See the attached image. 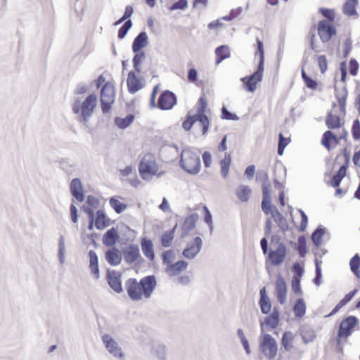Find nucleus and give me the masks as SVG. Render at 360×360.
<instances>
[{
    "label": "nucleus",
    "mask_w": 360,
    "mask_h": 360,
    "mask_svg": "<svg viewBox=\"0 0 360 360\" xmlns=\"http://www.w3.org/2000/svg\"><path fill=\"white\" fill-rule=\"evenodd\" d=\"M156 285V278L153 275L146 276L139 281L136 278H129L124 285L128 296L134 301L141 300L143 297L149 299Z\"/></svg>",
    "instance_id": "obj_1"
},
{
    "label": "nucleus",
    "mask_w": 360,
    "mask_h": 360,
    "mask_svg": "<svg viewBox=\"0 0 360 360\" xmlns=\"http://www.w3.org/2000/svg\"><path fill=\"white\" fill-rule=\"evenodd\" d=\"M97 104L98 98L96 94L94 93L90 94L83 101L78 98L74 100L72 110L77 116V121L83 127H89L88 123L97 107Z\"/></svg>",
    "instance_id": "obj_2"
},
{
    "label": "nucleus",
    "mask_w": 360,
    "mask_h": 360,
    "mask_svg": "<svg viewBox=\"0 0 360 360\" xmlns=\"http://www.w3.org/2000/svg\"><path fill=\"white\" fill-rule=\"evenodd\" d=\"M257 45L258 53H255V56L259 58L257 70L251 75L240 79L245 89L249 92H254L256 90L257 84L262 80L264 71V51L263 42L260 39H257Z\"/></svg>",
    "instance_id": "obj_3"
},
{
    "label": "nucleus",
    "mask_w": 360,
    "mask_h": 360,
    "mask_svg": "<svg viewBox=\"0 0 360 360\" xmlns=\"http://www.w3.org/2000/svg\"><path fill=\"white\" fill-rule=\"evenodd\" d=\"M181 167L190 174H197L201 168L199 154L193 149L186 148L181 153Z\"/></svg>",
    "instance_id": "obj_4"
},
{
    "label": "nucleus",
    "mask_w": 360,
    "mask_h": 360,
    "mask_svg": "<svg viewBox=\"0 0 360 360\" xmlns=\"http://www.w3.org/2000/svg\"><path fill=\"white\" fill-rule=\"evenodd\" d=\"M158 165L153 155L146 154L139 164V171L143 180H148L158 171Z\"/></svg>",
    "instance_id": "obj_5"
},
{
    "label": "nucleus",
    "mask_w": 360,
    "mask_h": 360,
    "mask_svg": "<svg viewBox=\"0 0 360 360\" xmlns=\"http://www.w3.org/2000/svg\"><path fill=\"white\" fill-rule=\"evenodd\" d=\"M276 241L277 246L275 249H269L267 253L266 262H269L273 266H278L284 262L286 257L287 249L283 243L280 242L276 236L271 237V243Z\"/></svg>",
    "instance_id": "obj_6"
},
{
    "label": "nucleus",
    "mask_w": 360,
    "mask_h": 360,
    "mask_svg": "<svg viewBox=\"0 0 360 360\" xmlns=\"http://www.w3.org/2000/svg\"><path fill=\"white\" fill-rule=\"evenodd\" d=\"M100 101L102 112L108 113L115 101L114 86L109 82H105L101 89Z\"/></svg>",
    "instance_id": "obj_7"
},
{
    "label": "nucleus",
    "mask_w": 360,
    "mask_h": 360,
    "mask_svg": "<svg viewBox=\"0 0 360 360\" xmlns=\"http://www.w3.org/2000/svg\"><path fill=\"white\" fill-rule=\"evenodd\" d=\"M259 349L265 357L272 359L277 354V342L271 335L264 334L260 337Z\"/></svg>",
    "instance_id": "obj_8"
},
{
    "label": "nucleus",
    "mask_w": 360,
    "mask_h": 360,
    "mask_svg": "<svg viewBox=\"0 0 360 360\" xmlns=\"http://www.w3.org/2000/svg\"><path fill=\"white\" fill-rule=\"evenodd\" d=\"M359 323V319L355 316H348L340 323L336 342L340 345L341 338H347L351 335L354 328Z\"/></svg>",
    "instance_id": "obj_9"
},
{
    "label": "nucleus",
    "mask_w": 360,
    "mask_h": 360,
    "mask_svg": "<svg viewBox=\"0 0 360 360\" xmlns=\"http://www.w3.org/2000/svg\"><path fill=\"white\" fill-rule=\"evenodd\" d=\"M103 343L108 352L115 359L123 360L124 354L117 341L110 335L104 334L102 336Z\"/></svg>",
    "instance_id": "obj_10"
},
{
    "label": "nucleus",
    "mask_w": 360,
    "mask_h": 360,
    "mask_svg": "<svg viewBox=\"0 0 360 360\" xmlns=\"http://www.w3.org/2000/svg\"><path fill=\"white\" fill-rule=\"evenodd\" d=\"M318 34L323 43L329 41L336 34V28L327 20H320L317 26Z\"/></svg>",
    "instance_id": "obj_11"
},
{
    "label": "nucleus",
    "mask_w": 360,
    "mask_h": 360,
    "mask_svg": "<svg viewBox=\"0 0 360 360\" xmlns=\"http://www.w3.org/2000/svg\"><path fill=\"white\" fill-rule=\"evenodd\" d=\"M202 247V240L196 236L188 242L182 252V255L188 259H193L200 252Z\"/></svg>",
    "instance_id": "obj_12"
},
{
    "label": "nucleus",
    "mask_w": 360,
    "mask_h": 360,
    "mask_svg": "<svg viewBox=\"0 0 360 360\" xmlns=\"http://www.w3.org/2000/svg\"><path fill=\"white\" fill-rule=\"evenodd\" d=\"M176 104V96L171 91L166 90L160 94L157 106L158 108L167 110H171Z\"/></svg>",
    "instance_id": "obj_13"
},
{
    "label": "nucleus",
    "mask_w": 360,
    "mask_h": 360,
    "mask_svg": "<svg viewBox=\"0 0 360 360\" xmlns=\"http://www.w3.org/2000/svg\"><path fill=\"white\" fill-rule=\"evenodd\" d=\"M121 273L115 270L108 271L107 274V281L110 287L117 293H120L123 291L121 281Z\"/></svg>",
    "instance_id": "obj_14"
},
{
    "label": "nucleus",
    "mask_w": 360,
    "mask_h": 360,
    "mask_svg": "<svg viewBox=\"0 0 360 360\" xmlns=\"http://www.w3.org/2000/svg\"><path fill=\"white\" fill-rule=\"evenodd\" d=\"M70 191L71 195L78 202H82L84 200V193L81 180L79 178H74L72 179L70 184Z\"/></svg>",
    "instance_id": "obj_15"
},
{
    "label": "nucleus",
    "mask_w": 360,
    "mask_h": 360,
    "mask_svg": "<svg viewBox=\"0 0 360 360\" xmlns=\"http://www.w3.org/2000/svg\"><path fill=\"white\" fill-rule=\"evenodd\" d=\"M127 84L128 91L131 94H135L143 87V84L141 83V79L138 77L134 71H130L128 73Z\"/></svg>",
    "instance_id": "obj_16"
},
{
    "label": "nucleus",
    "mask_w": 360,
    "mask_h": 360,
    "mask_svg": "<svg viewBox=\"0 0 360 360\" xmlns=\"http://www.w3.org/2000/svg\"><path fill=\"white\" fill-rule=\"evenodd\" d=\"M123 256L124 261L127 264H133L141 257L139 246L136 244L129 245V246L123 251Z\"/></svg>",
    "instance_id": "obj_17"
},
{
    "label": "nucleus",
    "mask_w": 360,
    "mask_h": 360,
    "mask_svg": "<svg viewBox=\"0 0 360 360\" xmlns=\"http://www.w3.org/2000/svg\"><path fill=\"white\" fill-rule=\"evenodd\" d=\"M276 292L279 303L284 304L286 300L287 286L284 278L280 275L276 281Z\"/></svg>",
    "instance_id": "obj_18"
},
{
    "label": "nucleus",
    "mask_w": 360,
    "mask_h": 360,
    "mask_svg": "<svg viewBox=\"0 0 360 360\" xmlns=\"http://www.w3.org/2000/svg\"><path fill=\"white\" fill-rule=\"evenodd\" d=\"M141 247L143 255L153 262L155 259L154 245L150 239L143 237L141 239Z\"/></svg>",
    "instance_id": "obj_19"
},
{
    "label": "nucleus",
    "mask_w": 360,
    "mask_h": 360,
    "mask_svg": "<svg viewBox=\"0 0 360 360\" xmlns=\"http://www.w3.org/2000/svg\"><path fill=\"white\" fill-rule=\"evenodd\" d=\"M148 44V37L146 32H141L134 39L132 43V51L134 53L142 51L141 49Z\"/></svg>",
    "instance_id": "obj_20"
},
{
    "label": "nucleus",
    "mask_w": 360,
    "mask_h": 360,
    "mask_svg": "<svg viewBox=\"0 0 360 360\" xmlns=\"http://www.w3.org/2000/svg\"><path fill=\"white\" fill-rule=\"evenodd\" d=\"M188 266V263L187 262L184 260H179L167 266L166 272L169 276H175L186 270Z\"/></svg>",
    "instance_id": "obj_21"
},
{
    "label": "nucleus",
    "mask_w": 360,
    "mask_h": 360,
    "mask_svg": "<svg viewBox=\"0 0 360 360\" xmlns=\"http://www.w3.org/2000/svg\"><path fill=\"white\" fill-rule=\"evenodd\" d=\"M279 323V311L276 308H274L271 314L265 318L264 323L272 329L277 328ZM262 330L263 331L264 323H260Z\"/></svg>",
    "instance_id": "obj_22"
},
{
    "label": "nucleus",
    "mask_w": 360,
    "mask_h": 360,
    "mask_svg": "<svg viewBox=\"0 0 360 360\" xmlns=\"http://www.w3.org/2000/svg\"><path fill=\"white\" fill-rule=\"evenodd\" d=\"M259 294L260 299L259 304L261 309V311L264 314H267L271 311V304L268 295H266V289L264 287L260 290Z\"/></svg>",
    "instance_id": "obj_23"
},
{
    "label": "nucleus",
    "mask_w": 360,
    "mask_h": 360,
    "mask_svg": "<svg viewBox=\"0 0 360 360\" xmlns=\"http://www.w3.org/2000/svg\"><path fill=\"white\" fill-rule=\"evenodd\" d=\"M119 235L115 228L112 227L108 229L103 236V243L106 246H112L117 242Z\"/></svg>",
    "instance_id": "obj_24"
},
{
    "label": "nucleus",
    "mask_w": 360,
    "mask_h": 360,
    "mask_svg": "<svg viewBox=\"0 0 360 360\" xmlns=\"http://www.w3.org/2000/svg\"><path fill=\"white\" fill-rule=\"evenodd\" d=\"M271 217L283 233L288 230L289 226L287 219L281 214L276 207H274L271 211Z\"/></svg>",
    "instance_id": "obj_25"
},
{
    "label": "nucleus",
    "mask_w": 360,
    "mask_h": 360,
    "mask_svg": "<svg viewBox=\"0 0 360 360\" xmlns=\"http://www.w3.org/2000/svg\"><path fill=\"white\" fill-rule=\"evenodd\" d=\"M89 268L91 274L94 276L96 279L100 277V271L98 267V259L96 253L94 250L89 252Z\"/></svg>",
    "instance_id": "obj_26"
},
{
    "label": "nucleus",
    "mask_w": 360,
    "mask_h": 360,
    "mask_svg": "<svg viewBox=\"0 0 360 360\" xmlns=\"http://www.w3.org/2000/svg\"><path fill=\"white\" fill-rule=\"evenodd\" d=\"M105 259L112 266H117L122 261L119 251L115 248L110 249L105 252Z\"/></svg>",
    "instance_id": "obj_27"
},
{
    "label": "nucleus",
    "mask_w": 360,
    "mask_h": 360,
    "mask_svg": "<svg viewBox=\"0 0 360 360\" xmlns=\"http://www.w3.org/2000/svg\"><path fill=\"white\" fill-rule=\"evenodd\" d=\"M110 219L105 215L102 210L96 212V218L95 220V226L98 230H102L109 225Z\"/></svg>",
    "instance_id": "obj_28"
},
{
    "label": "nucleus",
    "mask_w": 360,
    "mask_h": 360,
    "mask_svg": "<svg viewBox=\"0 0 360 360\" xmlns=\"http://www.w3.org/2000/svg\"><path fill=\"white\" fill-rule=\"evenodd\" d=\"M326 233V229L321 225L319 226L311 233V239L312 243L317 247L322 243V238Z\"/></svg>",
    "instance_id": "obj_29"
},
{
    "label": "nucleus",
    "mask_w": 360,
    "mask_h": 360,
    "mask_svg": "<svg viewBox=\"0 0 360 360\" xmlns=\"http://www.w3.org/2000/svg\"><path fill=\"white\" fill-rule=\"evenodd\" d=\"M196 220L197 216L195 214H190L185 219L183 224V231L184 232V234L182 236L183 237L195 228Z\"/></svg>",
    "instance_id": "obj_30"
},
{
    "label": "nucleus",
    "mask_w": 360,
    "mask_h": 360,
    "mask_svg": "<svg viewBox=\"0 0 360 360\" xmlns=\"http://www.w3.org/2000/svg\"><path fill=\"white\" fill-rule=\"evenodd\" d=\"M294 335L290 331H285L283 333L281 338V345L286 352H289L293 347L292 342Z\"/></svg>",
    "instance_id": "obj_31"
},
{
    "label": "nucleus",
    "mask_w": 360,
    "mask_h": 360,
    "mask_svg": "<svg viewBox=\"0 0 360 360\" xmlns=\"http://www.w3.org/2000/svg\"><path fill=\"white\" fill-rule=\"evenodd\" d=\"M306 304L303 299L299 298L296 300L293 307V312L297 318H302L306 313Z\"/></svg>",
    "instance_id": "obj_32"
},
{
    "label": "nucleus",
    "mask_w": 360,
    "mask_h": 360,
    "mask_svg": "<svg viewBox=\"0 0 360 360\" xmlns=\"http://www.w3.org/2000/svg\"><path fill=\"white\" fill-rule=\"evenodd\" d=\"M134 115L133 114H129L125 117H115V123L118 128L124 129L128 127L134 121Z\"/></svg>",
    "instance_id": "obj_33"
},
{
    "label": "nucleus",
    "mask_w": 360,
    "mask_h": 360,
    "mask_svg": "<svg viewBox=\"0 0 360 360\" xmlns=\"http://www.w3.org/2000/svg\"><path fill=\"white\" fill-rule=\"evenodd\" d=\"M231 162V156L230 153H225L224 158L220 160L221 174L226 178L229 174Z\"/></svg>",
    "instance_id": "obj_34"
},
{
    "label": "nucleus",
    "mask_w": 360,
    "mask_h": 360,
    "mask_svg": "<svg viewBox=\"0 0 360 360\" xmlns=\"http://www.w3.org/2000/svg\"><path fill=\"white\" fill-rule=\"evenodd\" d=\"M333 141L338 143V138L335 134L329 130L324 132L321 139L322 145L329 150Z\"/></svg>",
    "instance_id": "obj_35"
},
{
    "label": "nucleus",
    "mask_w": 360,
    "mask_h": 360,
    "mask_svg": "<svg viewBox=\"0 0 360 360\" xmlns=\"http://www.w3.org/2000/svg\"><path fill=\"white\" fill-rule=\"evenodd\" d=\"M251 190L248 186L240 185L236 191V194L241 202H247L249 199Z\"/></svg>",
    "instance_id": "obj_36"
},
{
    "label": "nucleus",
    "mask_w": 360,
    "mask_h": 360,
    "mask_svg": "<svg viewBox=\"0 0 360 360\" xmlns=\"http://www.w3.org/2000/svg\"><path fill=\"white\" fill-rule=\"evenodd\" d=\"M300 335L305 344L313 342L316 338L315 332L309 327H303L301 329Z\"/></svg>",
    "instance_id": "obj_37"
},
{
    "label": "nucleus",
    "mask_w": 360,
    "mask_h": 360,
    "mask_svg": "<svg viewBox=\"0 0 360 360\" xmlns=\"http://www.w3.org/2000/svg\"><path fill=\"white\" fill-rule=\"evenodd\" d=\"M349 267L351 271L357 277L360 278V256L358 254L354 255L349 261Z\"/></svg>",
    "instance_id": "obj_38"
},
{
    "label": "nucleus",
    "mask_w": 360,
    "mask_h": 360,
    "mask_svg": "<svg viewBox=\"0 0 360 360\" xmlns=\"http://www.w3.org/2000/svg\"><path fill=\"white\" fill-rule=\"evenodd\" d=\"M357 0H347L343 6V12L348 16H353L356 14V6Z\"/></svg>",
    "instance_id": "obj_39"
},
{
    "label": "nucleus",
    "mask_w": 360,
    "mask_h": 360,
    "mask_svg": "<svg viewBox=\"0 0 360 360\" xmlns=\"http://www.w3.org/2000/svg\"><path fill=\"white\" fill-rule=\"evenodd\" d=\"M109 203L117 214L122 213L127 207L126 204L120 202L114 197L110 198Z\"/></svg>",
    "instance_id": "obj_40"
},
{
    "label": "nucleus",
    "mask_w": 360,
    "mask_h": 360,
    "mask_svg": "<svg viewBox=\"0 0 360 360\" xmlns=\"http://www.w3.org/2000/svg\"><path fill=\"white\" fill-rule=\"evenodd\" d=\"M195 122L198 121L202 126V132L205 135L210 128V120L206 115H195Z\"/></svg>",
    "instance_id": "obj_41"
},
{
    "label": "nucleus",
    "mask_w": 360,
    "mask_h": 360,
    "mask_svg": "<svg viewBox=\"0 0 360 360\" xmlns=\"http://www.w3.org/2000/svg\"><path fill=\"white\" fill-rule=\"evenodd\" d=\"M326 125L329 129H337L340 127V120L337 115L328 113L326 121Z\"/></svg>",
    "instance_id": "obj_42"
},
{
    "label": "nucleus",
    "mask_w": 360,
    "mask_h": 360,
    "mask_svg": "<svg viewBox=\"0 0 360 360\" xmlns=\"http://www.w3.org/2000/svg\"><path fill=\"white\" fill-rule=\"evenodd\" d=\"M174 228L172 230L165 231L161 237V243L164 248L171 246L172 241L174 237Z\"/></svg>",
    "instance_id": "obj_43"
},
{
    "label": "nucleus",
    "mask_w": 360,
    "mask_h": 360,
    "mask_svg": "<svg viewBox=\"0 0 360 360\" xmlns=\"http://www.w3.org/2000/svg\"><path fill=\"white\" fill-rule=\"evenodd\" d=\"M58 255L60 264H63L65 260V243L63 236H60L58 240Z\"/></svg>",
    "instance_id": "obj_44"
},
{
    "label": "nucleus",
    "mask_w": 360,
    "mask_h": 360,
    "mask_svg": "<svg viewBox=\"0 0 360 360\" xmlns=\"http://www.w3.org/2000/svg\"><path fill=\"white\" fill-rule=\"evenodd\" d=\"M290 140L289 138L283 136L282 133L278 134V154L281 156L283 155L285 147L289 144Z\"/></svg>",
    "instance_id": "obj_45"
},
{
    "label": "nucleus",
    "mask_w": 360,
    "mask_h": 360,
    "mask_svg": "<svg viewBox=\"0 0 360 360\" xmlns=\"http://www.w3.org/2000/svg\"><path fill=\"white\" fill-rule=\"evenodd\" d=\"M132 27V22L131 20H126L122 27L118 30L117 37L119 39H122L125 37L128 31Z\"/></svg>",
    "instance_id": "obj_46"
},
{
    "label": "nucleus",
    "mask_w": 360,
    "mask_h": 360,
    "mask_svg": "<svg viewBox=\"0 0 360 360\" xmlns=\"http://www.w3.org/2000/svg\"><path fill=\"white\" fill-rule=\"evenodd\" d=\"M297 252L301 257H304L307 253V241L304 236L298 238Z\"/></svg>",
    "instance_id": "obj_47"
},
{
    "label": "nucleus",
    "mask_w": 360,
    "mask_h": 360,
    "mask_svg": "<svg viewBox=\"0 0 360 360\" xmlns=\"http://www.w3.org/2000/svg\"><path fill=\"white\" fill-rule=\"evenodd\" d=\"M174 252L172 250H166L162 254V263L168 266L172 264V260L174 259Z\"/></svg>",
    "instance_id": "obj_48"
},
{
    "label": "nucleus",
    "mask_w": 360,
    "mask_h": 360,
    "mask_svg": "<svg viewBox=\"0 0 360 360\" xmlns=\"http://www.w3.org/2000/svg\"><path fill=\"white\" fill-rule=\"evenodd\" d=\"M352 135L355 141L360 140V121L358 119L354 120L353 122Z\"/></svg>",
    "instance_id": "obj_49"
},
{
    "label": "nucleus",
    "mask_w": 360,
    "mask_h": 360,
    "mask_svg": "<svg viewBox=\"0 0 360 360\" xmlns=\"http://www.w3.org/2000/svg\"><path fill=\"white\" fill-rule=\"evenodd\" d=\"M221 118L226 120H238L239 117L234 113L231 112L226 107L221 108Z\"/></svg>",
    "instance_id": "obj_50"
},
{
    "label": "nucleus",
    "mask_w": 360,
    "mask_h": 360,
    "mask_svg": "<svg viewBox=\"0 0 360 360\" xmlns=\"http://www.w3.org/2000/svg\"><path fill=\"white\" fill-rule=\"evenodd\" d=\"M319 12L321 15L327 18V21L330 22H333L335 18V13L334 11L329 8H321L319 9Z\"/></svg>",
    "instance_id": "obj_51"
},
{
    "label": "nucleus",
    "mask_w": 360,
    "mask_h": 360,
    "mask_svg": "<svg viewBox=\"0 0 360 360\" xmlns=\"http://www.w3.org/2000/svg\"><path fill=\"white\" fill-rule=\"evenodd\" d=\"M207 103L204 97H200L198 101L197 113L195 115H205Z\"/></svg>",
    "instance_id": "obj_52"
},
{
    "label": "nucleus",
    "mask_w": 360,
    "mask_h": 360,
    "mask_svg": "<svg viewBox=\"0 0 360 360\" xmlns=\"http://www.w3.org/2000/svg\"><path fill=\"white\" fill-rule=\"evenodd\" d=\"M195 122V117L193 115H188L186 119L183 122L182 127L186 131H189L193 124Z\"/></svg>",
    "instance_id": "obj_53"
},
{
    "label": "nucleus",
    "mask_w": 360,
    "mask_h": 360,
    "mask_svg": "<svg viewBox=\"0 0 360 360\" xmlns=\"http://www.w3.org/2000/svg\"><path fill=\"white\" fill-rule=\"evenodd\" d=\"M292 290L297 295H300L302 293V290L300 287V279L297 278L296 276H293L292 279Z\"/></svg>",
    "instance_id": "obj_54"
},
{
    "label": "nucleus",
    "mask_w": 360,
    "mask_h": 360,
    "mask_svg": "<svg viewBox=\"0 0 360 360\" xmlns=\"http://www.w3.org/2000/svg\"><path fill=\"white\" fill-rule=\"evenodd\" d=\"M318 64L320 68L321 72L324 73L328 69V62L326 57L323 55H321L318 57Z\"/></svg>",
    "instance_id": "obj_55"
},
{
    "label": "nucleus",
    "mask_w": 360,
    "mask_h": 360,
    "mask_svg": "<svg viewBox=\"0 0 360 360\" xmlns=\"http://www.w3.org/2000/svg\"><path fill=\"white\" fill-rule=\"evenodd\" d=\"M215 54L217 56H223L227 55V58L230 57L229 49L227 46L221 45L215 49Z\"/></svg>",
    "instance_id": "obj_56"
},
{
    "label": "nucleus",
    "mask_w": 360,
    "mask_h": 360,
    "mask_svg": "<svg viewBox=\"0 0 360 360\" xmlns=\"http://www.w3.org/2000/svg\"><path fill=\"white\" fill-rule=\"evenodd\" d=\"M188 1L187 0H179L178 1L174 3L169 9L171 11L175 10H183L187 7Z\"/></svg>",
    "instance_id": "obj_57"
},
{
    "label": "nucleus",
    "mask_w": 360,
    "mask_h": 360,
    "mask_svg": "<svg viewBox=\"0 0 360 360\" xmlns=\"http://www.w3.org/2000/svg\"><path fill=\"white\" fill-rule=\"evenodd\" d=\"M274 207L271 205V200H262V210L266 214H271Z\"/></svg>",
    "instance_id": "obj_58"
},
{
    "label": "nucleus",
    "mask_w": 360,
    "mask_h": 360,
    "mask_svg": "<svg viewBox=\"0 0 360 360\" xmlns=\"http://www.w3.org/2000/svg\"><path fill=\"white\" fill-rule=\"evenodd\" d=\"M299 212L300 213V216H301V223L300 225V231H304L307 226L308 217H307V215L305 214V212L303 210H299Z\"/></svg>",
    "instance_id": "obj_59"
},
{
    "label": "nucleus",
    "mask_w": 360,
    "mask_h": 360,
    "mask_svg": "<svg viewBox=\"0 0 360 360\" xmlns=\"http://www.w3.org/2000/svg\"><path fill=\"white\" fill-rule=\"evenodd\" d=\"M292 271L295 274L294 276L300 279L303 276L304 271L303 267L298 262H295L292 264Z\"/></svg>",
    "instance_id": "obj_60"
},
{
    "label": "nucleus",
    "mask_w": 360,
    "mask_h": 360,
    "mask_svg": "<svg viewBox=\"0 0 360 360\" xmlns=\"http://www.w3.org/2000/svg\"><path fill=\"white\" fill-rule=\"evenodd\" d=\"M88 91V86L84 83H80L77 84L74 92L76 95H84Z\"/></svg>",
    "instance_id": "obj_61"
},
{
    "label": "nucleus",
    "mask_w": 360,
    "mask_h": 360,
    "mask_svg": "<svg viewBox=\"0 0 360 360\" xmlns=\"http://www.w3.org/2000/svg\"><path fill=\"white\" fill-rule=\"evenodd\" d=\"M262 200H271L270 185L266 183L262 186Z\"/></svg>",
    "instance_id": "obj_62"
},
{
    "label": "nucleus",
    "mask_w": 360,
    "mask_h": 360,
    "mask_svg": "<svg viewBox=\"0 0 360 360\" xmlns=\"http://www.w3.org/2000/svg\"><path fill=\"white\" fill-rule=\"evenodd\" d=\"M187 78L189 82L194 83L198 79V72L195 68L188 70Z\"/></svg>",
    "instance_id": "obj_63"
},
{
    "label": "nucleus",
    "mask_w": 360,
    "mask_h": 360,
    "mask_svg": "<svg viewBox=\"0 0 360 360\" xmlns=\"http://www.w3.org/2000/svg\"><path fill=\"white\" fill-rule=\"evenodd\" d=\"M359 64L355 59H351L349 61V73L354 76L357 74Z\"/></svg>",
    "instance_id": "obj_64"
}]
</instances>
